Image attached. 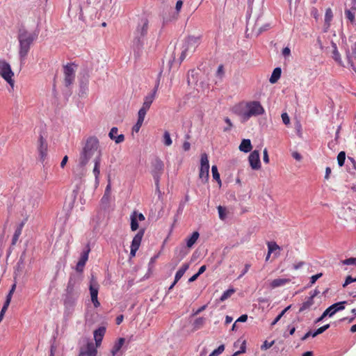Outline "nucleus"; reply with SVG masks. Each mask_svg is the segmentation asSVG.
Masks as SVG:
<instances>
[{"mask_svg":"<svg viewBox=\"0 0 356 356\" xmlns=\"http://www.w3.org/2000/svg\"><path fill=\"white\" fill-rule=\"evenodd\" d=\"M157 88V86L155 87L154 89L149 94L145 97L142 108H144L145 109L147 110L149 109L153 101L156 97Z\"/></svg>","mask_w":356,"mask_h":356,"instance_id":"nucleus-16","label":"nucleus"},{"mask_svg":"<svg viewBox=\"0 0 356 356\" xmlns=\"http://www.w3.org/2000/svg\"><path fill=\"white\" fill-rule=\"evenodd\" d=\"M90 252V248L89 245L88 244L87 249L82 252L81 257L76 264V270L77 272L83 271V268L86 265V263L88 259V255H89Z\"/></svg>","mask_w":356,"mask_h":356,"instance_id":"nucleus-12","label":"nucleus"},{"mask_svg":"<svg viewBox=\"0 0 356 356\" xmlns=\"http://www.w3.org/2000/svg\"><path fill=\"white\" fill-rule=\"evenodd\" d=\"M356 282V277L353 278L350 275H348L346 277L345 282L343 284V287L347 286L348 284H350L352 282Z\"/></svg>","mask_w":356,"mask_h":356,"instance_id":"nucleus-48","label":"nucleus"},{"mask_svg":"<svg viewBox=\"0 0 356 356\" xmlns=\"http://www.w3.org/2000/svg\"><path fill=\"white\" fill-rule=\"evenodd\" d=\"M333 18V13L332 10L330 8H328L326 9L325 14V25L326 26L327 29H328L330 26L331 21Z\"/></svg>","mask_w":356,"mask_h":356,"instance_id":"nucleus-29","label":"nucleus"},{"mask_svg":"<svg viewBox=\"0 0 356 356\" xmlns=\"http://www.w3.org/2000/svg\"><path fill=\"white\" fill-rule=\"evenodd\" d=\"M218 211L220 218L221 220H224L225 218V208H223L222 206H218Z\"/></svg>","mask_w":356,"mask_h":356,"instance_id":"nucleus-53","label":"nucleus"},{"mask_svg":"<svg viewBox=\"0 0 356 356\" xmlns=\"http://www.w3.org/2000/svg\"><path fill=\"white\" fill-rule=\"evenodd\" d=\"M164 170L163 162L156 159L152 164V175L154 177L155 185L156 186V191H159V181L161 175Z\"/></svg>","mask_w":356,"mask_h":356,"instance_id":"nucleus-7","label":"nucleus"},{"mask_svg":"<svg viewBox=\"0 0 356 356\" xmlns=\"http://www.w3.org/2000/svg\"><path fill=\"white\" fill-rule=\"evenodd\" d=\"M329 327H330V325L327 324V325H325L318 328L315 332H314V333L312 334V337H316L317 335L324 332Z\"/></svg>","mask_w":356,"mask_h":356,"instance_id":"nucleus-39","label":"nucleus"},{"mask_svg":"<svg viewBox=\"0 0 356 356\" xmlns=\"http://www.w3.org/2000/svg\"><path fill=\"white\" fill-rule=\"evenodd\" d=\"M78 298V295H65V297L64 298V305L66 307H71L74 303Z\"/></svg>","mask_w":356,"mask_h":356,"instance_id":"nucleus-27","label":"nucleus"},{"mask_svg":"<svg viewBox=\"0 0 356 356\" xmlns=\"http://www.w3.org/2000/svg\"><path fill=\"white\" fill-rule=\"evenodd\" d=\"M281 117L284 124L288 125L290 123V118L286 113H283Z\"/></svg>","mask_w":356,"mask_h":356,"instance_id":"nucleus-50","label":"nucleus"},{"mask_svg":"<svg viewBox=\"0 0 356 356\" xmlns=\"http://www.w3.org/2000/svg\"><path fill=\"white\" fill-rule=\"evenodd\" d=\"M23 226H24V224L21 223L16 228L15 233L13 236L11 245L14 246L16 245L20 235L22 234Z\"/></svg>","mask_w":356,"mask_h":356,"instance_id":"nucleus-22","label":"nucleus"},{"mask_svg":"<svg viewBox=\"0 0 356 356\" xmlns=\"http://www.w3.org/2000/svg\"><path fill=\"white\" fill-rule=\"evenodd\" d=\"M224 350H225V346L220 345L218 346V348L215 349L209 356H218L219 355L222 353Z\"/></svg>","mask_w":356,"mask_h":356,"instance_id":"nucleus-41","label":"nucleus"},{"mask_svg":"<svg viewBox=\"0 0 356 356\" xmlns=\"http://www.w3.org/2000/svg\"><path fill=\"white\" fill-rule=\"evenodd\" d=\"M225 122L228 125V127L225 128V129H224L225 131H227L229 130L232 127V123L230 119L229 118H227V117L225 118Z\"/></svg>","mask_w":356,"mask_h":356,"instance_id":"nucleus-57","label":"nucleus"},{"mask_svg":"<svg viewBox=\"0 0 356 356\" xmlns=\"http://www.w3.org/2000/svg\"><path fill=\"white\" fill-rule=\"evenodd\" d=\"M217 76L222 77L224 75V67L222 65H220L216 72Z\"/></svg>","mask_w":356,"mask_h":356,"instance_id":"nucleus-55","label":"nucleus"},{"mask_svg":"<svg viewBox=\"0 0 356 356\" xmlns=\"http://www.w3.org/2000/svg\"><path fill=\"white\" fill-rule=\"evenodd\" d=\"M76 67V65L74 63H69L64 66V83L66 87H69L74 83L75 79Z\"/></svg>","mask_w":356,"mask_h":356,"instance_id":"nucleus-8","label":"nucleus"},{"mask_svg":"<svg viewBox=\"0 0 356 356\" xmlns=\"http://www.w3.org/2000/svg\"><path fill=\"white\" fill-rule=\"evenodd\" d=\"M10 302L9 300H6L4 302V305L1 309V313H0V321H2L4 316V314L6 313V310L8 309V307L10 305Z\"/></svg>","mask_w":356,"mask_h":356,"instance_id":"nucleus-42","label":"nucleus"},{"mask_svg":"<svg viewBox=\"0 0 356 356\" xmlns=\"http://www.w3.org/2000/svg\"><path fill=\"white\" fill-rule=\"evenodd\" d=\"M65 295H78L74 291V282L72 280H70L67 283Z\"/></svg>","mask_w":356,"mask_h":356,"instance_id":"nucleus-31","label":"nucleus"},{"mask_svg":"<svg viewBox=\"0 0 356 356\" xmlns=\"http://www.w3.org/2000/svg\"><path fill=\"white\" fill-rule=\"evenodd\" d=\"M291 305L286 307L284 310L281 312V313L275 318V320L271 323V326L275 325L284 315V314L291 308Z\"/></svg>","mask_w":356,"mask_h":356,"instance_id":"nucleus-36","label":"nucleus"},{"mask_svg":"<svg viewBox=\"0 0 356 356\" xmlns=\"http://www.w3.org/2000/svg\"><path fill=\"white\" fill-rule=\"evenodd\" d=\"M291 280L288 278H277L272 280L269 285L271 289H275L284 286L285 284H289Z\"/></svg>","mask_w":356,"mask_h":356,"instance_id":"nucleus-17","label":"nucleus"},{"mask_svg":"<svg viewBox=\"0 0 356 356\" xmlns=\"http://www.w3.org/2000/svg\"><path fill=\"white\" fill-rule=\"evenodd\" d=\"M118 129L117 127H113L108 134L110 138L112 140L115 139V135L118 134Z\"/></svg>","mask_w":356,"mask_h":356,"instance_id":"nucleus-51","label":"nucleus"},{"mask_svg":"<svg viewBox=\"0 0 356 356\" xmlns=\"http://www.w3.org/2000/svg\"><path fill=\"white\" fill-rule=\"evenodd\" d=\"M346 160L345 152H340L337 156V161L339 166H343Z\"/></svg>","mask_w":356,"mask_h":356,"instance_id":"nucleus-37","label":"nucleus"},{"mask_svg":"<svg viewBox=\"0 0 356 356\" xmlns=\"http://www.w3.org/2000/svg\"><path fill=\"white\" fill-rule=\"evenodd\" d=\"M15 288H16V284H14L12 286V287H11V289H10V291H9L8 294L7 295V296H6V300H9V302H10V301H11V298H12L13 294V293H14V291H15Z\"/></svg>","mask_w":356,"mask_h":356,"instance_id":"nucleus-52","label":"nucleus"},{"mask_svg":"<svg viewBox=\"0 0 356 356\" xmlns=\"http://www.w3.org/2000/svg\"><path fill=\"white\" fill-rule=\"evenodd\" d=\"M201 42V36L190 35L187 37L182 46V51L179 57L180 62H182L188 53H193Z\"/></svg>","mask_w":356,"mask_h":356,"instance_id":"nucleus-4","label":"nucleus"},{"mask_svg":"<svg viewBox=\"0 0 356 356\" xmlns=\"http://www.w3.org/2000/svg\"><path fill=\"white\" fill-rule=\"evenodd\" d=\"M147 111H148L147 109H145L144 108H142V107L140 108V109L139 110L138 113V121L143 122Z\"/></svg>","mask_w":356,"mask_h":356,"instance_id":"nucleus-40","label":"nucleus"},{"mask_svg":"<svg viewBox=\"0 0 356 356\" xmlns=\"http://www.w3.org/2000/svg\"><path fill=\"white\" fill-rule=\"evenodd\" d=\"M183 6V1L181 0H179L176 3L175 9L177 12H179L181 9V7Z\"/></svg>","mask_w":356,"mask_h":356,"instance_id":"nucleus-62","label":"nucleus"},{"mask_svg":"<svg viewBox=\"0 0 356 356\" xmlns=\"http://www.w3.org/2000/svg\"><path fill=\"white\" fill-rule=\"evenodd\" d=\"M235 292V290L234 289H229L227 291H225L222 295L221 296V297L220 298V301L223 302L225 301V300H227V298H229V297H231V296L232 294H234Z\"/></svg>","mask_w":356,"mask_h":356,"instance_id":"nucleus-34","label":"nucleus"},{"mask_svg":"<svg viewBox=\"0 0 356 356\" xmlns=\"http://www.w3.org/2000/svg\"><path fill=\"white\" fill-rule=\"evenodd\" d=\"M273 344H274V341H273L271 342H268V341H265L264 342V343L261 345V350H267V349L270 348V347H272Z\"/></svg>","mask_w":356,"mask_h":356,"instance_id":"nucleus-49","label":"nucleus"},{"mask_svg":"<svg viewBox=\"0 0 356 356\" xmlns=\"http://www.w3.org/2000/svg\"><path fill=\"white\" fill-rule=\"evenodd\" d=\"M345 265H355L356 266V258L350 257L342 261Z\"/></svg>","mask_w":356,"mask_h":356,"instance_id":"nucleus-46","label":"nucleus"},{"mask_svg":"<svg viewBox=\"0 0 356 356\" xmlns=\"http://www.w3.org/2000/svg\"><path fill=\"white\" fill-rule=\"evenodd\" d=\"M304 265H305L304 261H299L298 263L294 264L293 266V268L295 270H298V269L300 268L301 267H302Z\"/></svg>","mask_w":356,"mask_h":356,"instance_id":"nucleus-64","label":"nucleus"},{"mask_svg":"<svg viewBox=\"0 0 356 356\" xmlns=\"http://www.w3.org/2000/svg\"><path fill=\"white\" fill-rule=\"evenodd\" d=\"M144 233L145 230L143 229L139 230V232L134 237L131 247L139 249Z\"/></svg>","mask_w":356,"mask_h":356,"instance_id":"nucleus-19","label":"nucleus"},{"mask_svg":"<svg viewBox=\"0 0 356 356\" xmlns=\"http://www.w3.org/2000/svg\"><path fill=\"white\" fill-rule=\"evenodd\" d=\"M48 145L44 138L40 135L38 139V150L40 156V159L44 161L47 155Z\"/></svg>","mask_w":356,"mask_h":356,"instance_id":"nucleus-13","label":"nucleus"},{"mask_svg":"<svg viewBox=\"0 0 356 356\" xmlns=\"http://www.w3.org/2000/svg\"><path fill=\"white\" fill-rule=\"evenodd\" d=\"M232 111L239 116L242 122L248 121L253 116L263 115L265 110L258 101L241 102L232 108Z\"/></svg>","mask_w":356,"mask_h":356,"instance_id":"nucleus-1","label":"nucleus"},{"mask_svg":"<svg viewBox=\"0 0 356 356\" xmlns=\"http://www.w3.org/2000/svg\"><path fill=\"white\" fill-rule=\"evenodd\" d=\"M252 146L250 139H243L239 145V149L241 152L248 153L252 150Z\"/></svg>","mask_w":356,"mask_h":356,"instance_id":"nucleus-21","label":"nucleus"},{"mask_svg":"<svg viewBox=\"0 0 356 356\" xmlns=\"http://www.w3.org/2000/svg\"><path fill=\"white\" fill-rule=\"evenodd\" d=\"M89 289L91 299L97 298L99 291V284L95 281L91 280Z\"/></svg>","mask_w":356,"mask_h":356,"instance_id":"nucleus-24","label":"nucleus"},{"mask_svg":"<svg viewBox=\"0 0 356 356\" xmlns=\"http://www.w3.org/2000/svg\"><path fill=\"white\" fill-rule=\"evenodd\" d=\"M267 246H268V251H269V253H273L275 250H280V247L275 242H273V241L268 242Z\"/></svg>","mask_w":356,"mask_h":356,"instance_id":"nucleus-33","label":"nucleus"},{"mask_svg":"<svg viewBox=\"0 0 356 356\" xmlns=\"http://www.w3.org/2000/svg\"><path fill=\"white\" fill-rule=\"evenodd\" d=\"M98 348L92 341L87 340L86 345L80 348L79 356H97Z\"/></svg>","mask_w":356,"mask_h":356,"instance_id":"nucleus-9","label":"nucleus"},{"mask_svg":"<svg viewBox=\"0 0 356 356\" xmlns=\"http://www.w3.org/2000/svg\"><path fill=\"white\" fill-rule=\"evenodd\" d=\"M263 160L266 163H269V157H268V151L266 149H264V150Z\"/></svg>","mask_w":356,"mask_h":356,"instance_id":"nucleus-60","label":"nucleus"},{"mask_svg":"<svg viewBox=\"0 0 356 356\" xmlns=\"http://www.w3.org/2000/svg\"><path fill=\"white\" fill-rule=\"evenodd\" d=\"M116 143H122L124 140V136L123 134H120L117 137L115 136V139H113Z\"/></svg>","mask_w":356,"mask_h":356,"instance_id":"nucleus-56","label":"nucleus"},{"mask_svg":"<svg viewBox=\"0 0 356 356\" xmlns=\"http://www.w3.org/2000/svg\"><path fill=\"white\" fill-rule=\"evenodd\" d=\"M322 275L323 273H321L312 275L310 278L309 286H312L317 281L318 279L322 277Z\"/></svg>","mask_w":356,"mask_h":356,"instance_id":"nucleus-45","label":"nucleus"},{"mask_svg":"<svg viewBox=\"0 0 356 356\" xmlns=\"http://www.w3.org/2000/svg\"><path fill=\"white\" fill-rule=\"evenodd\" d=\"M199 236H200V234L198 232L195 231V232H193L191 236L186 239L187 248H191L194 245V244L197 242Z\"/></svg>","mask_w":356,"mask_h":356,"instance_id":"nucleus-20","label":"nucleus"},{"mask_svg":"<svg viewBox=\"0 0 356 356\" xmlns=\"http://www.w3.org/2000/svg\"><path fill=\"white\" fill-rule=\"evenodd\" d=\"M249 163L253 170H259L261 168L259 152L258 150H254L250 153L248 157Z\"/></svg>","mask_w":356,"mask_h":356,"instance_id":"nucleus-11","label":"nucleus"},{"mask_svg":"<svg viewBox=\"0 0 356 356\" xmlns=\"http://www.w3.org/2000/svg\"><path fill=\"white\" fill-rule=\"evenodd\" d=\"M209 163L208 156L206 153L201 154L200 168L199 172V177L202 179V182L206 183L209 180Z\"/></svg>","mask_w":356,"mask_h":356,"instance_id":"nucleus-6","label":"nucleus"},{"mask_svg":"<svg viewBox=\"0 0 356 356\" xmlns=\"http://www.w3.org/2000/svg\"><path fill=\"white\" fill-rule=\"evenodd\" d=\"M346 17L351 22L353 23L355 22V15L351 12L350 10H345Z\"/></svg>","mask_w":356,"mask_h":356,"instance_id":"nucleus-43","label":"nucleus"},{"mask_svg":"<svg viewBox=\"0 0 356 356\" xmlns=\"http://www.w3.org/2000/svg\"><path fill=\"white\" fill-rule=\"evenodd\" d=\"M211 172H212V176H213V179L217 181L218 183L219 184V185L220 186L221 185V180H220V174H219V172L218 171V168H217L216 165H213L211 167Z\"/></svg>","mask_w":356,"mask_h":356,"instance_id":"nucleus-32","label":"nucleus"},{"mask_svg":"<svg viewBox=\"0 0 356 356\" xmlns=\"http://www.w3.org/2000/svg\"><path fill=\"white\" fill-rule=\"evenodd\" d=\"M110 193H111V184H108L106 186V190H105V193H104V195L102 200V201H108V198H109V196H110Z\"/></svg>","mask_w":356,"mask_h":356,"instance_id":"nucleus-44","label":"nucleus"},{"mask_svg":"<svg viewBox=\"0 0 356 356\" xmlns=\"http://www.w3.org/2000/svg\"><path fill=\"white\" fill-rule=\"evenodd\" d=\"M0 76L11 86H14V73L10 64L5 60H0Z\"/></svg>","mask_w":356,"mask_h":356,"instance_id":"nucleus-5","label":"nucleus"},{"mask_svg":"<svg viewBox=\"0 0 356 356\" xmlns=\"http://www.w3.org/2000/svg\"><path fill=\"white\" fill-rule=\"evenodd\" d=\"M149 27V22L146 18H142L140 22L138 24V26L136 30V38H138V42H140V38L145 36L147 33V30Z\"/></svg>","mask_w":356,"mask_h":356,"instance_id":"nucleus-10","label":"nucleus"},{"mask_svg":"<svg viewBox=\"0 0 356 356\" xmlns=\"http://www.w3.org/2000/svg\"><path fill=\"white\" fill-rule=\"evenodd\" d=\"M163 143L166 146H170L172 143V140L170 138V134L168 131H165L163 134Z\"/></svg>","mask_w":356,"mask_h":356,"instance_id":"nucleus-35","label":"nucleus"},{"mask_svg":"<svg viewBox=\"0 0 356 356\" xmlns=\"http://www.w3.org/2000/svg\"><path fill=\"white\" fill-rule=\"evenodd\" d=\"M95 154H97L96 156H99L101 159L102 150L99 140L96 137L92 136L88 138L86 142L79 157V164L81 166H85Z\"/></svg>","mask_w":356,"mask_h":356,"instance_id":"nucleus-3","label":"nucleus"},{"mask_svg":"<svg viewBox=\"0 0 356 356\" xmlns=\"http://www.w3.org/2000/svg\"><path fill=\"white\" fill-rule=\"evenodd\" d=\"M125 339L124 338H120L113 345L111 353L112 356H121L118 355L120 350H121L122 346L124 345Z\"/></svg>","mask_w":356,"mask_h":356,"instance_id":"nucleus-18","label":"nucleus"},{"mask_svg":"<svg viewBox=\"0 0 356 356\" xmlns=\"http://www.w3.org/2000/svg\"><path fill=\"white\" fill-rule=\"evenodd\" d=\"M205 323V318L203 317L197 318L195 320L193 325L195 330H199L203 327Z\"/></svg>","mask_w":356,"mask_h":356,"instance_id":"nucleus-30","label":"nucleus"},{"mask_svg":"<svg viewBox=\"0 0 356 356\" xmlns=\"http://www.w3.org/2000/svg\"><path fill=\"white\" fill-rule=\"evenodd\" d=\"M182 148L185 152L188 151L191 149V143L188 141H185L183 143Z\"/></svg>","mask_w":356,"mask_h":356,"instance_id":"nucleus-61","label":"nucleus"},{"mask_svg":"<svg viewBox=\"0 0 356 356\" xmlns=\"http://www.w3.org/2000/svg\"><path fill=\"white\" fill-rule=\"evenodd\" d=\"M94 163H95V165H94V168H93V174L95 177L96 181H98L99 177L100 175L99 168H100V163H101V159L99 158V156H95Z\"/></svg>","mask_w":356,"mask_h":356,"instance_id":"nucleus-23","label":"nucleus"},{"mask_svg":"<svg viewBox=\"0 0 356 356\" xmlns=\"http://www.w3.org/2000/svg\"><path fill=\"white\" fill-rule=\"evenodd\" d=\"M130 218H131V229L132 231H136L138 229V220L136 219V218L134 217V216H130Z\"/></svg>","mask_w":356,"mask_h":356,"instance_id":"nucleus-38","label":"nucleus"},{"mask_svg":"<svg viewBox=\"0 0 356 356\" xmlns=\"http://www.w3.org/2000/svg\"><path fill=\"white\" fill-rule=\"evenodd\" d=\"M250 268V264H246L245 265L244 270H243L242 273L240 275V276L238 277L239 278L242 277L249 270Z\"/></svg>","mask_w":356,"mask_h":356,"instance_id":"nucleus-63","label":"nucleus"},{"mask_svg":"<svg viewBox=\"0 0 356 356\" xmlns=\"http://www.w3.org/2000/svg\"><path fill=\"white\" fill-rule=\"evenodd\" d=\"M39 31H29L25 27H21L17 32L19 42V56L21 60H24L27 56L31 46L37 40Z\"/></svg>","mask_w":356,"mask_h":356,"instance_id":"nucleus-2","label":"nucleus"},{"mask_svg":"<svg viewBox=\"0 0 356 356\" xmlns=\"http://www.w3.org/2000/svg\"><path fill=\"white\" fill-rule=\"evenodd\" d=\"M143 122L137 120L136 124L133 127L132 131L138 133L143 125Z\"/></svg>","mask_w":356,"mask_h":356,"instance_id":"nucleus-54","label":"nucleus"},{"mask_svg":"<svg viewBox=\"0 0 356 356\" xmlns=\"http://www.w3.org/2000/svg\"><path fill=\"white\" fill-rule=\"evenodd\" d=\"M333 54H334V59L337 61H338L339 59H340V54L337 49V47L335 46L334 47V50L333 51Z\"/></svg>","mask_w":356,"mask_h":356,"instance_id":"nucleus-59","label":"nucleus"},{"mask_svg":"<svg viewBox=\"0 0 356 356\" xmlns=\"http://www.w3.org/2000/svg\"><path fill=\"white\" fill-rule=\"evenodd\" d=\"M131 216H134V217L136 218V219L139 221H143L145 219V218L143 213H138L136 211H134L131 213Z\"/></svg>","mask_w":356,"mask_h":356,"instance_id":"nucleus-47","label":"nucleus"},{"mask_svg":"<svg viewBox=\"0 0 356 356\" xmlns=\"http://www.w3.org/2000/svg\"><path fill=\"white\" fill-rule=\"evenodd\" d=\"M281 73H282V70L280 67L275 68L271 74V76L270 78V80H269L270 82L271 83H276L278 81V79L280 78Z\"/></svg>","mask_w":356,"mask_h":356,"instance_id":"nucleus-28","label":"nucleus"},{"mask_svg":"<svg viewBox=\"0 0 356 356\" xmlns=\"http://www.w3.org/2000/svg\"><path fill=\"white\" fill-rule=\"evenodd\" d=\"M189 264H184L178 270V271L175 274V282H177L184 275L186 271L188 269Z\"/></svg>","mask_w":356,"mask_h":356,"instance_id":"nucleus-25","label":"nucleus"},{"mask_svg":"<svg viewBox=\"0 0 356 356\" xmlns=\"http://www.w3.org/2000/svg\"><path fill=\"white\" fill-rule=\"evenodd\" d=\"M346 303V301H342L332 305L325 310V315L332 316L336 312L344 309Z\"/></svg>","mask_w":356,"mask_h":356,"instance_id":"nucleus-14","label":"nucleus"},{"mask_svg":"<svg viewBox=\"0 0 356 356\" xmlns=\"http://www.w3.org/2000/svg\"><path fill=\"white\" fill-rule=\"evenodd\" d=\"M245 351H246V343H245V341H243L241 346L240 350L236 352L239 353V355H240L241 353H245Z\"/></svg>","mask_w":356,"mask_h":356,"instance_id":"nucleus-58","label":"nucleus"},{"mask_svg":"<svg viewBox=\"0 0 356 356\" xmlns=\"http://www.w3.org/2000/svg\"><path fill=\"white\" fill-rule=\"evenodd\" d=\"M106 333V327H99L98 329L95 330L93 332L94 339L96 345V347H100L103 338Z\"/></svg>","mask_w":356,"mask_h":356,"instance_id":"nucleus-15","label":"nucleus"},{"mask_svg":"<svg viewBox=\"0 0 356 356\" xmlns=\"http://www.w3.org/2000/svg\"><path fill=\"white\" fill-rule=\"evenodd\" d=\"M314 299L312 297H308L307 300L305 301L299 309V313H302L304 311L309 309L314 305Z\"/></svg>","mask_w":356,"mask_h":356,"instance_id":"nucleus-26","label":"nucleus"}]
</instances>
